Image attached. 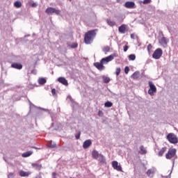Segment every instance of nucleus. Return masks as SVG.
<instances>
[{"label":"nucleus","mask_w":178,"mask_h":178,"mask_svg":"<svg viewBox=\"0 0 178 178\" xmlns=\"http://www.w3.org/2000/svg\"><path fill=\"white\" fill-rule=\"evenodd\" d=\"M113 55H110L106 58H103L101 60L100 63H95L94 66H95L98 70H104L105 69V66H104V65H105V63L111 62V60H113Z\"/></svg>","instance_id":"f257e3e1"},{"label":"nucleus","mask_w":178,"mask_h":178,"mask_svg":"<svg viewBox=\"0 0 178 178\" xmlns=\"http://www.w3.org/2000/svg\"><path fill=\"white\" fill-rule=\"evenodd\" d=\"M95 35H97V33H95V30L88 31L85 34V37H84L85 44H86L87 45L91 44V42L94 41V38H95Z\"/></svg>","instance_id":"f03ea898"},{"label":"nucleus","mask_w":178,"mask_h":178,"mask_svg":"<svg viewBox=\"0 0 178 178\" xmlns=\"http://www.w3.org/2000/svg\"><path fill=\"white\" fill-rule=\"evenodd\" d=\"M167 140H168L169 143L171 144H177L178 143L177 136L173 133H170L168 134Z\"/></svg>","instance_id":"7ed1b4c3"},{"label":"nucleus","mask_w":178,"mask_h":178,"mask_svg":"<svg viewBox=\"0 0 178 178\" xmlns=\"http://www.w3.org/2000/svg\"><path fill=\"white\" fill-rule=\"evenodd\" d=\"M149 90L147 91L149 95L154 97V94L156 92V86L154 84L152 81H149Z\"/></svg>","instance_id":"20e7f679"},{"label":"nucleus","mask_w":178,"mask_h":178,"mask_svg":"<svg viewBox=\"0 0 178 178\" xmlns=\"http://www.w3.org/2000/svg\"><path fill=\"white\" fill-rule=\"evenodd\" d=\"M163 54V51H162V49L158 48L153 53L152 58L154 59H161V57L162 56Z\"/></svg>","instance_id":"39448f33"},{"label":"nucleus","mask_w":178,"mask_h":178,"mask_svg":"<svg viewBox=\"0 0 178 178\" xmlns=\"http://www.w3.org/2000/svg\"><path fill=\"white\" fill-rule=\"evenodd\" d=\"M45 13H47V15H52L54 13H55L56 15H60V10H56V8L52 7H49L46 9Z\"/></svg>","instance_id":"423d86ee"},{"label":"nucleus","mask_w":178,"mask_h":178,"mask_svg":"<svg viewBox=\"0 0 178 178\" xmlns=\"http://www.w3.org/2000/svg\"><path fill=\"white\" fill-rule=\"evenodd\" d=\"M176 149H170L168 153L165 154L166 159H172V158L176 155Z\"/></svg>","instance_id":"0eeeda50"},{"label":"nucleus","mask_w":178,"mask_h":178,"mask_svg":"<svg viewBox=\"0 0 178 178\" xmlns=\"http://www.w3.org/2000/svg\"><path fill=\"white\" fill-rule=\"evenodd\" d=\"M112 166L115 170H118V172H122V166L119 165V163H118V161H113L112 162Z\"/></svg>","instance_id":"6e6552de"},{"label":"nucleus","mask_w":178,"mask_h":178,"mask_svg":"<svg viewBox=\"0 0 178 178\" xmlns=\"http://www.w3.org/2000/svg\"><path fill=\"white\" fill-rule=\"evenodd\" d=\"M125 8L127 9H133L136 6V3L134 1H127L124 4Z\"/></svg>","instance_id":"1a4fd4ad"},{"label":"nucleus","mask_w":178,"mask_h":178,"mask_svg":"<svg viewBox=\"0 0 178 178\" xmlns=\"http://www.w3.org/2000/svg\"><path fill=\"white\" fill-rule=\"evenodd\" d=\"M11 67L13 69H17L18 70H22V69H23V65L17 63H13L11 65Z\"/></svg>","instance_id":"9d476101"},{"label":"nucleus","mask_w":178,"mask_h":178,"mask_svg":"<svg viewBox=\"0 0 178 178\" xmlns=\"http://www.w3.org/2000/svg\"><path fill=\"white\" fill-rule=\"evenodd\" d=\"M58 81L59 83H61V84H63V86H69V83H67V80L65 77H59L58 79Z\"/></svg>","instance_id":"9b49d317"},{"label":"nucleus","mask_w":178,"mask_h":178,"mask_svg":"<svg viewBox=\"0 0 178 178\" xmlns=\"http://www.w3.org/2000/svg\"><path fill=\"white\" fill-rule=\"evenodd\" d=\"M118 31L121 33V34H125L126 31H127V30L126 29V24H122L120 26H119L118 28Z\"/></svg>","instance_id":"f8f14e48"},{"label":"nucleus","mask_w":178,"mask_h":178,"mask_svg":"<svg viewBox=\"0 0 178 178\" xmlns=\"http://www.w3.org/2000/svg\"><path fill=\"white\" fill-rule=\"evenodd\" d=\"M32 168H33V169H35V170H41V169H42V164L34 163H32Z\"/></svg>","instance_id":"ddd939ff"},{"label":"nucleus","mask_w":178,"mask_h":178,"mask_svg":"<svg viewBox=\"0 0 178 178\" xmlns=\"http://www.w3.org/2000/svg\"><path fill=\"white\" fill-rule=\"evenodd\" d=\"M91 144H92L91 140H87L85 142H83V148H84V149H86V148H88V147L91 145Z\"/></svg>","instance_id":"4468645a"},{"label":"nucleus","mask_w":178,"mask_h":178,"mask_svg":"<svg viewBox=\"0 0 178 178\" xmlns=\"http://www.w3.org/2000/svg\"><path fill=\"white\" fill-rule=\"evenodd\" d=\"M141 74H140V72L136 71L131 76V79H134V80H137V79H140V76Z\"/></svg>","instance_id":"2eb2a0df"},{"label":"nucleus","mask_w":178,"mask_h":178,"mask_svg":"<svg viewBox=\"0 0 178 178\" xmlns=\"http://www.w3.org/2000/svg\"><path fill=\"white\" fill-rule=\"evenodd\" d=\"M31 155H33V151L26 152L22 154V158H28V156H31Z\"/></svg>","instance_id":"dca6fc26"},{"label":"nucleus","mask_w":178,"mask_h":178,"mask_svg":"<svg viewBox=\"0 0 178 178\" xmlns=\"http://www.w3.org/2000/svg\"><path fill=\"white\" fill-rule=\"evenodd\" d=\"M99 156V153H98V151L97 150H93L92 152V156L94 159H98V157Z\"/></svg>","instance_id":"f3484780"},{"label":"nucleus","mask_w":178,"mask_h":178,"mask_svg":"<svg viewBox=\"0 0 178 178\" xmlns=\"http://www.w3.org/2000/svg\"><path fill=\"white\" fill-rule=\"evenodd\" d=\"M98 161L100 163H105V156L102 154H99Z\"/></svg>","instance_id":"a211bd4d"},{"label":"nucleus","mask_w":178,"mask_h":178,"mask_svg":"<svg viewBox=\"0 0 178 178\" xmlns=\"http://www.w3.org/2000/svg\"><path fill=\"white\" fill-rule=\"evenodd\" d=\"M19 175L20 176H22V177H27V176H29L30 175V172H24L23 170H21L19 172Z\"/></svg>","instance_id":"6ab92c4d"},{"label":"nucleus","mask_w":178,"mask_h":178,"mask_svg":"<svg viewBox=\"0 0 178 178\" xmlns=\"http://www.w3.org/2000/svg\"><path fill=\"white\" fill-rule=\"evenodd\" d=\"M106 23L108 24V26H111V27H113V26H116V22L111 19H106Z\"/></svg>","instance_id":"aec40b11"},{"label":"nucleus","mask_w":178,"mask_h":178,"mask_svg":"<svg viewBox=\"0 0 178 178\" xmlns=\"http://www.w3.org/2000/svg\"><path fill=\"white\" fill-rule=\"evenodd\" d=\"M166 149H167L166 147L161 148V149L159 152V154H158L159 156H163Z\"/></svg>","instance_id":"412c9836"},{"label":"nucleus","mask_w":178,"mask_h":178,"mask_svg":"<svg viewBox=\"0 0 178 178\" xmlns=\"http://www.w3.org/2000/svg\"><path fill=\"white\" fill-rule=\"evenodd\" d=\"M140 154L141 155H145L147 154V149L143 145L140 147Z\"/></svg>","instance_id":"4be33fe9"},{"label":"nucleus","mask_w":178,"mask_h":178,"mask_svg":"<svg viewBox=\"0 0 178 178\" xmlns=\"http://www.w3.org/2000/svg\"><path fill=\"white\" fill-rule=\"evenodd\" d=\"M39 84L44 85L45 83H47V79L45 78H40L38 79Z\"/></svg>","instance_id":"5701e85b"},{"label":"nucleus","mask_w":178,"mask_h":178,"mask_svg":"<svg viewBox=\"0 0 178 178\" xmlns=\"http://www.w3.org/2000/svg\"><path fill=\"white\" fill-rule=\"evenodd\" d=\"M113 105V104L111 102H106L104 104V106L106 108H112Z\"/></svg>","instance_id":"b1692460"},{"label":"nucleus","mask_w":178,"mask_h":178,"mask_svg":"<svg viewBox=\"0 0 178 178\" xmlns=\"http://www.w3.org/2000/svg\"><path fill=\"white\" fill-rule=\"evenodd\" d=\"M29 3L32 8H37V3H34V1L29 0Z\"/></svg>","instance_id":"393cba45"},{"label":"nucleus","mask_w":178,"mask_h":178,"mask_svg":"<svg viewBox=\"0 0 178 178\" xmlns=\"http://www.w3.org/2000/svg\"><path fill=\"white\" fill-rule=\"evenodd\" d=\"M102 51L103 52H104V54H108V52L111 51V47H109L108 46H106L103 48Z\"/></svg>","instance_id":"a878e982"},{"label":"nucleus","mask_w":178,"mask_h":178,"mask_svg":"<svg viewBox=\"0 0 178 178\" xmlns=\"http://www.w3.org/2000/svg\"><path fill=\"white\" fill-rule=\"evenodd\" d=\"M103 81H104V83H105V84H108V83H109V81H111V78H109L108 76H103Z\"/></svg>","instance_id":"bb28decb"},{"label":"nucleus","mask_w":178,"mask_h":178,"mask_svg":"<svg viewBox=\"0 0 178 178\" xmlns=\"http://www.w3.org/2000/svg\"><path fill=\"white\" fill-rule=\"evenodd\" d=\"M14 6H15V8H22V2H20V1H15L14 3Z\"/></svg>","instance_id":"cd10ccee"},{"label":"nucleus","mask_w":178,"mask_h":178,"mask_svg":"<svg viewBox=\"0 0 178 178\" xmlns=\"http://www.w3.org/2000/svg\"><path fill=\"white\" fill-rule=\"evenodd\" d=\"M129 60H136V54H130L129 56Z\"/></svg>","instance_id":"c85d7f7f"},{"label":"nucleus","mask_w":178,"mask_h":178,"mask_svg":"<svg viewBox=\"0 0 178 178\" xmlns=\"http://www.w3.org/2000/svg\"><path fill=\"white\" fill-rule=\"evenodd\" d=\"M49 148H56V143L51 142L49 145Z\"/></svg>","instance_id":"c756f323"},{"label":"nucleus","mask_w":178,"mask_h":178,"mask_svg":"<svg viewBox=\"0 0 178 178\" xmlns=\"http://www.w3.org/2000/svg\"><path fill=\"white\" fill-rule=\"evenodd\" d=\"M161 43L163 44L164 45H166L168 44V40H166V38L163 37L161 38Z\"/></svg>","instance_id":"7c9ffc66"},{"label":"nucleus","mask_w":178,"mask_h":178,"mask_svg":"<svg viewBox=\"0 0 178 178\" xmlns=\"http://www.w3.org/2000/svg\"><path fill=\"white\" fill-rule=\"evenodd\" d=\"M121 70H122L120 69V67H117L116 68V71H115L116 76H119L120 74Z\"/></svg>","instance_id":"2f4dec72"},{"label":"nucleus","mask_w":178,"mask_h":178,"mask_svg":"<svg viewBox=\"0 0 178 178\" xmlns=\"http://www.w3.org/2000/svg\"><path fill=\"white\" fill-rule=\"evenodd\" d=\"M80 136H81V132L79 131L76 135H75V138L76 140H79L80 138Z\"/></svg>","instance_id":"473e14b6"},{"label":"nucleus","mask_w":178,"mask_h":178,"mask_svg":"<svg viewBox=\"0 0 178 178\" xmlns=\"http://www.w3.org/2000/svg\"><path fill=\"white\" fill-rule=\"evenodd\" d=\"M129 72H130V68L129 67H125L124 68L125 74H129Z\"/></svg>","instance_id":"72a5a7b5"},{"label":"nucleus","mask_w":178,"mask_h":178,"mask_svg":"<svg viewBox=\"0 0 178 178\" xmlns=\"http://www.w3.org/2000/svg\"><path fill=\"white\" fill-rule=\"evenodd\" d=\"M143 3V5H148V3H151V0H144Z\"/></svg>","instance_id":"f704fd0d"},{"label":"nucleus","mask_w":178,"mask_h":178,"mask_svg":"<svg viewBox=\"0 0 178 178\" xmlns=\"http://www.w3.org/2000/svg\"><path fill=\"white\" fill-rule=\"evenodd\" d=\"M151 49H152V45L151 44H149L147 46V51H148V52H151Z\"/></svg>","instance_id":"c9c22d12"},{"label":"nucleus","mask_w":178,"mask_h":178,"mask_svg":"<svg viewBox=\"0 0 178 178\" xmlns=\"http://www.w3.org/2000/svg\"><path fill=\"white\" fill-rule=\"evenodd\" d=\"M98 116H99L100 118H102V116H104V112H102V111H99Z\"/></svg>","instance_id":"e433bc0d"},{"label":"nucleus","mask_w":178,"mask_h":178,"mask_svg":"<svg viewBox=\"0 0 178 178\" xmlns=\"http://www.w3.org/2000/svg\"><path fill=\"white\" fill-rule=\"evenodd\" d=\"M147 176H151V175H152V170H148L147 171Z\"/></svg>","instance_id":"4c0bfd02"},{"label":"nucleus","mask_w":178,"mask_h":178,"mask_svg":"<svg viewBox=\"0 0 178 178\" xmlns=\"http://www.w3.org/2000/svg\"><path fill=\"white\" fill-rule=\"evenodd\" d=\"M128 49H129V46L127 45L124 46V52H127Z\"/></svg>","instance_id":"58836bf2"},{"label":"nucleus","mask_w":178,"mask_h":178,"mask_svg":"<svg viewBox=\"0 0 178 178\" xmlns=\"http://www.w3.org/2000/svg\"><path fill=\"white\" fill-rule=\"evenodd\" d=\"M51 94L52 95H55L56 94V90L55 88L51 90Z\"/></svg>","instance_id":"ea45409f"},{"label":"nucleus","mask_w":178,"mask_h":178,"mask_svg":"<svg viewBox=\"0 0 178 178\" xmlns=\"http://www.w3.org/2000/svg\"><path fill=\"white\" fill-rule=\"evenodd\" d=\"M13 176H14L13 172H10V173L8 174V178H11V177H13Z\"/></svg>","instance_id":"a19ab883"},{"label":"nucleus","mask_w":178,"mask_h":178,"mask_svg":"<svg viewBox=\"0 0 178 178\" xmlns=\"http://www.w3.org/2000/svg\"><path fill=\"white\" fill-rule=\"evenodd\" d=\"M135 37H136V35H134V33L131 34V38H132V40H134Z\"/></svg>","instance_id":"79ce46f5"},{"label":"nucleus","mask_w":178,"mask_h":178,"mask_svg":"<svg viewBox=\"0 0 178 178\" xmlns=\"http://www.w3.org/2000/svg\"><path fill=\"white\" fill-rule=\"evenodd\" d=\"M52 177L53 178H56V172H53L52 173Z\"/></svg>","instance_id":"37998d69"},{"label":"nucleus","mask_w":178,"mask_h":178,"mask_svg":"<svg viewBox=\"0 0 178 178\" xmlns=\"http://www.w3.org/2000/svg\"><path fill=\"white\" fill-rule=\"evenodd\" d=\"M31 148H33V149H38V148H37L36 147H34V146H31Z\"/></svg>","instance_id":"c03bdc74"},{"label":"nucleus","mask_w":178,"mask_h":178,"mask_svg":"<svg viewBox=\"0 0 178 178\" xmlns=\"http://www.w3.org/2000/svg\"><path fill=\"white\" fill-rule=\"evenodd\" d=\"M72 48H77V44H74V46H72Z\"/></svg>","instance_id":"a18cd8bd"},{"label":"nucleus","mask_w":178,"mask_h":178,"mask_svg":"<svg viewBox=\"0 0 178 178\" xmlns=\"http://www.w3.org/2000/svg\"><path fill=\"white\" fill-rule=\"evenodd\" d=\"M26 37H30V35H25V38Z\"/></svg>","instance_id":"49530a36"},{"label":"nucleus","mask_w":178,"mask_h":178,"mask_svg":"<svg viewBox=\"0 0 178 178\" xmlns=\"http://www.w3.org/2000/svg\"><path fill=\"white\" fill-rule=\"evenodd\" d=\"M175 165V161H173V165Z\"/></svg>","instance_id":"de8ad7c7"},{"label":"nucleus","mask_w":178,"mask_h":178,"mask_svg":"<svg viewBox=\"0 0 178 178\" xmlns=\"http://www.w3.org/2000/svg\"><path fill=\"white\" fill-rule=\"evenodd\" d=\"M170 175H172V171L170 172Z\"/></svg>","instance_id":"09e8293b"}]
</instances>
